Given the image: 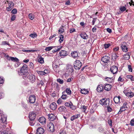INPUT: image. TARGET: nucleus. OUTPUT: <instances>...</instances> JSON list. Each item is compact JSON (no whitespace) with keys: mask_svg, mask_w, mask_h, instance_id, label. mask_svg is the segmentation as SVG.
Segmentation results:
<instances>
[{"mask_svg":"<svg viewBox=\"0 0 134 134\" xmlns=\"http://www.w3.org/2000/svg\"><path fill=\"white\" fill-rule=\"evenodd\" d=\"M66 91L68 94H71V91L70 88H67L66 90Z\"/></svg>","mask_w":134,"mask_h":134,"instance_id":"37998d69","label":"nucleus"},{"mask_svg":"<svg viewBox=\"0 0 134 134\" xmlns=\"http://www.w3.org/2000/svg\"><path fill=\"white\" fill-rule=\"evenodd\" d=\"M119 49V47H116L114 48L113 49V51L114 52H115L118 51Z\"/></svg>","mask_w":134,"mask_h":134,"instance_id":"13d9d810","label":"nucleus"},{"mask_svg":"<svg viewBox=\"0 0 134 134\" xmlns=\"http://www.w3.org/2000/svg\"><path fill=\"white\" fill-rule=\"evenodd\" d=\"M1 45L2 46L5 45H7L8 46H10V44L8 42H7V41H3L1 44Z\"/></svg>","mask_w":134,"mask_h":134,"instance_id":"4c0bfd02","label":"nucleus"},{"mask_svg":"<svg viewBox=\"0 0 134 134\" xmlns=\"http://www.w3.org/2000/svg\"><path fill=\"white\" fill-rule=\"evenodd\" d=\"M118 57V56L116 53L113 54L112 55V58L113 59H116Z\"/></svg>","mask_w":134,"mask_h":134,"instance_id":"a19ab883","label":"nucleus"},{"mask_svg":"<svg viewBox=\"0 0 134 134\" xmlns=\"http://www.w3.org/2000/svg\"><path fill=\"white\" fill-rule=\"evenodd\" d=\"M26 79H28L30 82L33 83L35 81V76L32 74L29 73L27 76Z\"/></svg>","mask_w":134,"mask_h":134,"instance_id":"39448f33","label":"nucleus"},{"mask_svg":"<svg viewBox=\"0 0 134 134\" xmlns=\"http://www.w3.org/2000/svg\"><path fill=\"white\" fill-rule=\"evenodd\" d=\"M126 109V108L121 107L118 113V114H120L122 112L125 111Z\"/></svg>","mask_w":134,"mask_h":134,"instance_id":"2f4dec72","label":"nucleus"},{"mask_svg":"<svg viewBox=\"0 0 134 134\" xmlns=\"http://www.w3.org/2000/svg\"><path fill=\"white\" fill-rule=\"evenodd\" d=\"M54 46L47 47L46 48L45 50L47 51H49L54 48Z\"/></svg>","mask_w":134,"mask_h":134,"instance_id":"f704fd0d","label":"nucleus"},{"mask_svg":"<svg viewBox=\"0 0 134 134\" xmlns=\"http://www.w3.org/2000/svg\"><path fill=\"white\" fill-rule=\"evenodd\" d=\"M43 71L44 75L46 74H48V73H49V70L48 69H44V71Z\"/></svg>","mask_w":134,"mask_h":134,"instance_id":"3c124183","label":"nucleus"},{"mask_svg":"<svg viewBox=\"0 0 134 134\" xmlns=\"http://www.w3.org/2000/svg\"><path fill=\"white\" fill-rule=\"evenodd\" d=\"M36 114L34 113H30L29 115V118L30 120H34L35 118Z\"/></svg>","mask_w":134,"mask_h":134,"instance_id":"f8f14e48","label":"nucleus"},{"mask_svg":"<svg viewBox=\"0 0 134 134\" xmlns=\"http://www.w3.org/2000/svg\"><path fill=\"white\" fill-rule=\"evenodd\" d=\"M29 36L32 38H34L35 37H36L37 36V35L35 33H34L33 34H31L29 35Z\"/></svg>","mask_w":134,"mask_h":134,"instance_id":"e433bc0d","label":"nucleus"},{"mask_svg":"<svg viewBox=\"0 0 134 134\" xmlns=\"http://www.w3.org/2000/svg\"><path fill=\"white\" fill-rule=\"evenodd\" d=\"M62 46H59V47H54V48H55L54 49H53L52 50V52L53 53H55L59 51L62 48Z\"/></svg>","mask_w":134,"mask_h":134,"instance_id":"393cba45","label":"nucleus"},{"mask_svg":"<svg viewBox=\"0 0 134 134\" xmlns=\"http://www.w3.org/2000/svg\"><path fill=\"white\" fill-rule=\"evenodd\" d=\"M4 82V80L3 78L0 77V83L2 84Z\"/></svg>","mask_w":134,"mask_h":134,"instance_id":"0e129e2a","label":"nucleus"},{"mask_svg":"<svg viewBox=\"0 0 134 134\" xmlns=\"http://www.w3.org/2000/svg\"><path fill=\"white\" fill-rule=\"evenodd\" d=\"M35 96L33 95H32L30 96L29 101L30 103H35Z\"/></svg>","mask_w":134,"mask_h":134,"instance_id":"9b49d317","label":"nucleus"},{"mask_svg":"<svg viewBox=\"0 0 134 134\" xmlns=\"http://www.w3.org/2000/svg\"><path fill=\"white\" fill-rule=\"evenodd\" d=\"M88 92L87 90L85 89H81V93L82 94H87L88 93Z\"/></svg>","mask_w":134,"mask_h":134,"instance_id":"c756f323","label":"nucleus"},{"mask_svg":"<svg viewBox=\"0 0 134 134\" xmlns=\"http://www.w3.org/2000/svg\"><path fill=\"white\" fill-rule=\"evenodd\" d=\"M130 124L132 126H134V119H133L131 120L130 121Z\"/></svg>","mask_w":134,"mask_h":134,"instance_id":"680f3d73","label":"nucleus"},{"mask_svg":"<svg viewBox=\"0 0 134 134\" xmlns=\"http://www.w3.org/2000/svg\"><path fill=\"white\" fill-rule=\"evenodd\" d=\"M124 58L126 60H128L130 58V53H127L125 54H124L123 56Z\"/></svg>","mask_w":134,"mask_h":134,"instance_id":"a878e982","label":"nucleus"},{"mask_svg":"<svg viewBox=\"0 0 134 134\" xmlns=\"http://www.w3.org/2000/svg\"><path fill=\"white\" fill-rule=\"evenodd\" d=\"M62 102V100L60 99H59L57 101V102L58 104H61Z\"/></svg>","mask_w":134,"mask_h":134,"instance_id":"774afa93","label":"nucleus"},{"mask_svg":"<svg viewBox=\"0 0 134 134\" xmlns=\"http://www.w3.org/2000/svg\"><path fill=\"white\" fill-rule=\"evenodd\" d=\"M70 107V108L72 110H75L76 108V106L74 105L72 103V104H71V105Z\"/></svg>","mask_w":134,"mask_h":134,"instance_id":"6e6d98bb","label":"nucleus"},{"mask_svg":"<svg viewBox=\"0 0 134 134\" xmlns=\"http://www.w3.org/2000/svg\"><path fill=\"white\" fill-rule=\"evenodd\" d=\"M28 16L29 19L31 20H32L34 19V15H32L31 13H30L29 14Z\"/></svg>","mask_w":134,"mask_h":134,"instance_id":"7c9ffc66","label":"nucleus"},{"mask_svg":"<svg viewBox=\"0 0 134 134\" xmlns=\"http://www.w3.org/2000/svg\"><path fill=\"white\" fill-rule=\"evenodd\" d=\"M103 79L109 83H111L113 81V80L112 77H105L103 78Z\"/></svg>","mask_w":134,"mask_h":134,"instance_id":"4be33fe9","label":"nucleus"},{"mask_svg":"<svg viewBox=\"0 0 134 134\" xmlns=\"http://www.w3.org/2000/svg\"><path fill=\"white\" fill-rule=\"evenodd\" d=\"M38 121L42 124L44 125L46 122V119L44 117H42L39 118Z\"/></svg>","mask_w":134,"mask_h":134,"instance_id":"dca6fc26","label":"nucleus"},{"mask_svg":"<svg viewBox=\"0 0 134 134\" xmlns=\"http://www.w3.org/2000/svg\"><path fill=\"white\" fill-rule=\"evenodd\" d=\"M112 122L111 120H108V123L109 125L111 126H112Z\"/></svg>","mask_w":134,"mask_h":134,"instance_id":"69168bd1","label":"nucleus"},{"mask_svg":"<svg viewBox=\"0 0 134 134\" xmlns=\"http://www.w3.org/2000/svg\"><path fill=\"white\" fill-rule=\"evenodd\" d=\"M37 73L39 75L43 76L44 75V74L43 71H36Z\"/></svg>","mask_w":134,"mask_h":134,"instance_id":"ea45409f","label":"nucleus"},{"mask_svg":"<svg viewBox=\"0 0 134 134\" xmlns=\"http://www.w3.org/2000/svg\"><path fill=\"white\" fill-rule=\"evenodd\" d=\"M120 9L121 12H123L126 10V8L124 6L120 8Z\"/></svg>","mask_w":134,"mask_h":134,"instance_id":"864d4df0","label":"nucleus"},{"mask_svg":"<svg viewBox=\"0 0 134 134\" xmlns=\"http://www.w3.org/2000/svg\"><path fill=\"white\" fill-rule=\"evenodd\" d=\"M110 70L112 73L113 74H114L117 72L118 68L116 66H113L110 68Z\"/></svg>","mask_w":134,"mask_h":134,"instance_id":"9d476101","label":"nucleus"},{"mask_svg":"<svg viewBox=\"0 0 134 134\" xmlns=\"http://www.w3.org/2000/svg\"><path fill=\"white\" fill-rule=\"evenodd\" d=\"M20 63L19 62H16L14 66L16 67H18Z\"/></svg>","mask_w":134,"mask_h":134,"instance_id":"338daca9","label":"nucleus"},{"mask_svg":"<svg viewBox=\"0 0 134 134\" xmlns=\"http://www.w3.org/2000/svg\"><path fill=\"white\" fill-rule=\"evenodd\" d=\"M59 110L61 112H64L66 111V109L65 106H63L59 107Z\"/></svg>","mask_w":134,"mask_h":134,"instance_id":"bb28decb","label":"nucleus"},{"mask_svg":"<svg viewBox=\"0 0 134 134\" xmlns=\"http://www.w3.org/2000/svg\"><path fill=\"white\" fill-rule=\"evenodd\" d=\"M126 77L128 79H130L132 81H134V78L131 75H128L126 76Z\"/></svg>","mask_w":134,"mask_h":134,"instance_id":"72a5a7b5","label":"nucleus"},{"mask_svg":"<svg viewBox=\"0 0 134 134\" xmlns=\"http://www.w3.org/2000/svg\"><path fill=\"white\" fill-rule=\"evenodd\" d=\"M63 26H62V27H61L59 30H58L60 34H61L62 33H63L64 31V29L63 28Z\"/></svg>","mask_w":134,"mask_h":134,"instance_id":"79ce46f5","label":"nucleus"},{"mask_svg":"<svg viewBox=\"0 0 134 134\" xmlns=\"http://www.w3.org/2000/svg\"><path fill=\"white\" fill-rule=\"evenodd\" d=\"M120 97L119 96L115 97L114 98V100L115 103L117 104L120 103Z\"/></svg>","mask_w":134,"mask_h":134,"instance_id":"a211bd4d","label":"nucleus"},{"mask_svg":"<svg viewBox=\"0 0 134 134\" xmlns=\"http://www.w3.org/2000/svg\"><path fill=\"white\" fill-rule=\"evenodd\" d=\"M1 120L2 122L4 123L7 120V117L4 115H1Z\"/></svg>","mask_w":134,"mask_h":134,"instance_id":"cd10ccee","label":"nucleus"},{"mask_svg":"<svg viewBox=\"0 0 134 134\" xmlns=\"http://www.w3.org/2000/svg\"><path fill=\"white\" fill-rule=\"evenodd\" d=\"M81 108L83 111V112H85L87 109V107L85 105H82L81 106Z\"/></svg>","mask_w":134,"mask_h":134,"instance_id":"de8ad7c7","label":"nucleus"},{"mask_svg":"<svg viewBox=\"0 0 134 134\" xmlns=\"http://www.w3.org/2000/svg\"><path fill=\"white\" fill-rule=\"evenodd\" d=\"M72 57L74 58L77 59L80 55V53L77 51L73 52L71 53Z\"/></svg>","mask_w":134,"mask_h":134,"instance_id":"1a4fd4ad","label":"nucleus"},{"mask_svg":"<svg viewBox=\"0 0 134 134\" xmlns=\"http://www.w3.org/2000/svg\"><path fill=\"white\" fill-rule=\"evenodd\" d=\"M121 48L122 50V51L124 52H126L127 51L128 49L126 46L122 45L121 46Z\"/></svg>","mask_w":134,"mask_h":134,"instance_id":"c85d7f7f","label":"nucleus"},{"mask_svg":"<svg viewBox=\"0 0 134 134\" xmlns=\"http://www.w3.org/2000/svg\"><path fill=\"white\" fill-rule=\"evenodd\" d=\"M81 37L84 39H87L88 37V35L85 32H83L80 35Z\"/></svg>","mask_w":134,"mask_h":134,"instance_id":"412c9836","label":"nucleus"},{"mask_svg":"<svg viewBox=\"0 0 134 134\" xmlns=\"http://www.w3.org/2000/svg\"><path fill=\"white\" fill-rule=\"evenodd\" d=\"M110 43H106L104 44V46L105 49L108 48L109 47L111 46Z\"/></svg>","mask_w":134,"mask_h":134,"instance_id":"a18cd8bd","label":"nucleus"},{"mask_svg":"<svg viewBox=\"0 0 134 134\" xmlns=\"http://www.w3.org/2000/svg\"><path fill=\"white\" fill-rule=\"evenodd\" d=\"M17 10L15 8L12 11V13L13 14H16L17 12Z\"/></svg>","mask_w":134,"mask_h":134,"instance_id":"5fc2aeb1","label":"nucleus"},{"mask_svg":"<svg viewBox=\"0 0 134 134\" xmlns=\"http://www.w3.org/2000/svg\"><path fill=\"white\" fill-rule=\"evenodd\" d=\"M99 103L105 107H108L110 105L109 100L106 98L102 99L100 100Z\"/></svg>","mask_w":134,"mask_h":134,"instance_id":"f03ea898","label":"nucleus"},{"mask_svg":"<svg viewBox=\"0 0 134 134\" xmlns=\"http://www.w3.org/2000/svg\"><path fill=\"white\" fill-rule=\"evenodd\" d=\"M109 57L107 56H105L102 58V60L104 63H107L109 61Z\"/></svg>","mask_w":134,"mask_h":134,"instance_id":"f3484780","label":"nucleus"},{"mask_svg":"<svg viewBox=\"0 0 134 134\" xmlns=\"http://www.w3.org/2000/svg\"><path fill=\"white\" fill-rule=\"evenodd\" d=\"M57 106L56 103L54 102H53L50 105V108L52 110H55L56 109Z\"/></svg>","mask_w":134,"mask_h":134,"instance_id":"2eb2a0df","label":"nucleus"},{"mask_svg":"<svg viewBox=\"0 0 134 134\" xmlns=\"http://www.w3.org/2000/svg\"><path fill=\"white\" fill-rule=\"evenodd\" d=\"M96 89L97 91L98 92H102L104 90L103 86L102 84H100L97 87Z\"/></svg>","mask_w":134,"mask_h":134,"instance_id":"ddd939ff","label":"nucleus"},{"mask_svg":"<svg viewBox=\"0 0 134 134\" xmlns=\"http://www.w3.org/2000/svg\"><path fill=\"white\" fill-rule=\"evenodd\" d=\"M6 2H8V7H7L6 10L8 11H10L13 7L14 4L12 1L8 2V1H6Z\"/></svg>","mask_w":134,"mask_h":134,"instance_id":"423d86ee","label":"nucleus"},{"mask_svg":"<svg viewBox=\"0 0 134 134\" xmlns=\"http://www.w3.org/2000/svg\"><path fill=\"white\" fill-rule=\"evenodd\" d=\"M57 82H58L60 84H62L63 83V80L59 78L57 79Z\"/></svg>","mask_w":134,"mask_h":134,"instance_id":"c03bdc74","label":"nucleus"},{"mask_svg":"<svg viewBox=\"0 0 134 134\" xmlns=\"http://www.w3.org/2000/svg\"><path fill=\"white\" fill-rule=\"evenodd\" d=\"M80 114H78L72 116L71 118V120L72 121L74 120L75 119H77L78 118L80 117Z\"/></svg>","mask_w":134,"mask_h":134,"instance_id":"5701e85b","label":"nucleus"},{"mask_svg":"<svg viewBox=\"0 0 134 134\" xmlns=\"http://www.w3.org/2000/svg\"><path fill=\"white\" fill-rule=\"evenodd\" d=\"M124 93L127 97L130 98H131L134 96V93L131 91L128 92L127 91L125 90L123 91Z\"/></svg>","mask_w":134,"mask_h":134,"instance_id":"6e6552de","label":"nucleus"},{"mask_svg":"<svg viewBox=\"0 0 134 134\" xmlns=\"http://www.w3.org/2000/svg\"><path fill=\"white\" fill-rule=\"evenodd\" d=\"M74 67L76 70H79L82 65L81 62L79 60L75 61L74 63Z\"/></svg>","mask_w":134,"mask_h":134,"instance_id":"20e7f679","label":"nucleus"},{"mask_svg":"<svg viewBox=\"0 0 134 134\" xmlns=\"http://www.w3.org/2000/svg\"><path fill=\"white\" fill-rule=\"evenodd\" d=\"M59 41L60 43H61L64 40V36L62 35H60L59 36Z\"/></svg>","mask_w":134,"mask_h":134,"instance_id":"c9c22d12","label":"nucleus"},{"mask_svg":"<svg viewBox=\"0 0 134 134\" xmlns=\"http://www.w3.org/2000/svg\"><path fill=\"white\" fill-rule=\"evenodd\" d=\"M128 68L129 71L130 72H132V69L131 66L130 65H128Z\"/></svg>","mask_w":134,"mask_h":134,"instance_id":"4d7b16f0","label":"nucleus"},{"mask_svg":"<svg viewBox=\"0 0 134 134\" xmlns=\"http://www.w3.org/2000/svg\"><path fill=\"white\" fill-rule=\"evenodd\" d=\"M108 109V111L109 112H111L112 111V109L110 107L109 105L108 107H107Z\"/></svg>","mask_w":134,"mask_h":134,"instance_id":"e2e57ef3","label":"nucleus"},{"mask_svg":"<svg viewBox=\"0 0 134 134\" xmlns=\"http://www.w3.org/2000/svg\"><path fill=\"white\" fill-rule=\"evenodd\" d=\"M1 54L3 56H4L8 60H11L14 62H18L19 61L18 59L16 57L14 58L12 57H10L9 55L4 53H1Z\"/></svg>","mask_w":134,"mask_h":134,"instance_id":"7ed1b4c3","label":"nucleus"},{"mask_svg":"<svg viewBox=\"0 0 134 134\" xmlns=\"http://www.w3.org/2000/svg\"><path fill=\"white\" fill-rule=\"evenodd\" d=\"M44 132V130L43 128L40 127L37 129V134H43Z\"/></svg>","mask_w":134,"mask_h":134,"instance_id":"4468645a","label":"nucleus"},{"mask_svg":"<svg viewBox=\"0 0 134 134\" xmlns=\"http://www.w3.org/2000/svg\"><path fill=\"white\" fill-rule=\"evenodd\" d=\"M71 104H72V103L71 102L69 103L66 102L65 104V106L67 107H70Z\"/></svg>","mask_w":134,"mask_h":134,"instance_id":"49530a36","label":"nucleus"},{"mask_svg":"<svg viewBox=\"0 0 134 134\" xmlns=\"http://www.w3.org/2000/svg\"><path fill=\"white\" fill-rule=\"evenodd\" d=\"M59 54L60 55L62 56H66L68 54L67 52L64 50H62L60 52Z\"/></svg>","mask_w":134,"mask_h":134,"instance_id":"b1692460","label":"nucleus"},{"mask_svg":"<svg viewBox=\"0 0 134 134\" xmlns=\"http://www.w3.org/2000/svg\"><path fill=\"white\" fill-rule=\"evenodd\" d=\"M22 51L23 52H34L36 51V50H26L25 49H23L22 50Z\"/></svg>","mask_w":134,"mask_h":134,"instance_id":"58836bf2","label":"nucleus"},{"mask_svg":"<svg viewBox=\"0 0 134 134\" xmlns=\"http://www.w3.org/2000/svg\"><path fill=\"white\" fill-rule=\"evenodd\" d=\"M38 61L41 63H43L44 62L43 58L40 57L38 58Z\"/></svg>","mask_w":134,"mask_h":134,"instance_id":"473e14b6","label":"nucleus"},{"mask_svg":"<svg viewBox=\"0 0 134 134\" xmlns=\"http://www.w3.org/2000/svg\"><path fill=\"white\" fill-rule=\"evenodd\" d=\"M28 72V68L27 65H24L18 71V74L20 76H22V78L24 79H26L27 76L29 74Z\"/></svg>","mask_w":134,"mask_h":134,"instance_id":"f257e3e1","label":"nucleus"},{"mask_svg":"<svg viewBox=\"0 0 134 134\" xmlns=\"http://www.w3.org/2000/svg\"><path fill=\"white\" fill-rule=\"evenodd\" d=\"M47 128L48 131L53 132L54 131V126L52 122H49L47 126Z\"/></svg>","mask_w":134,"mask_h":134,"instance_id":"0eeeda50","label":"nucleus"},{"mask_svg":"<svg viewBox=\"0 0 134 134\" xmlns=\"http://www.w3.org/2000/svg\"><path fill=\"white\" fill-rule=\"evenodd\" d=\"M61 98L63 99H65L67 98V96L66 94H63L61 97Z\"/></svg>","mask_w":134,"mask_h":134,"instance_id":"603ef678","label":"nucleus"},{"mask_svg":"<svg viewBox=\"0 0 134 134\" xmlns=\"http://www.w3.org/2000/svg\"><path fill=\"white\" fill-rule=\"evenodd\" d=\"M29 66L31 69H33L34 67V64L32 62L30 63L29 64Z\"/></svg>","mask_w":134,"mask_h":134,"instance_id":"bf43d9fd","label":"nucleus"},{"mask_svg":"<svg viewBox=\"0 0 134 134\" xmlns=\"http://www.w3.org/2000/svg\"><path fill=\"white\" fill-rule=\"evenodd\" d=\"M15 19V15H13L12 16L11 20L12 21H14Z\"/></svg>","mask_w":134,"mask_h":134,"instance_id":"052dcab7","label":"nucleus"},{"mask_svg":"<svg viewBox=\"0 0 134 134\" xmlns=\"http://www.w3.org/2000/svg\"><path fill=\"white\" fill-rule=\"evenodd\" d=\"M49 120L50 121H53L55 119L56 116L52 114H49L48 115Z\"/></svg>","mask_w":134,"mask_h":134,"instance_id":"aec40b11","label":"nucleus"},{"mask_svg":"<svg viewBox=\"0 0 134 134\" xmlns=\"http://www.w3.org/2000/svg\"><path fill=\"white\" fill-rule=\"evenodd\" d=\"M111 86L110 84H106L104 86V89L107 91H110L111 88Z\"/></svg>","mask_w":134,"mask_h":134,"instance_id":"6ab92c4d","label":"nucleus"},{"mask_svg":"<svg viewBox=\"0 0 134 134\" xmlns=\"http://www.w3.org/2000/svg\"><path fill=\"white\" fill-rule=\"evenodd\" d=\"M29 123L30 125L32 126L34 125L35 123V121L34 120H30Z\"/></svg>","mask_w":134,"mask_h":134,"instance_id":"09e8293b","label":"nucleus"},{"mask_svg":"<svg viewBox=\"0 0 134 134\" xmlns=\"http://www.w3.org/2000/svg\"><path fill=\"white\" fill-rule=\"evenodd\" d=\"M37 84L39 85V86L41 87L44 84V83L43 81H41L39 82H38Z\"/></svg>","mask_w":134,"mask_h":134,"instance_id":"8fccbe9b","label":"nucleus"}]
</instances>
